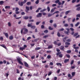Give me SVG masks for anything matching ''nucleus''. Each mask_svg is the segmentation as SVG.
<instances>
[{"label": "nucleus", "instance_id": "c03bdc74", "mask_svg": "<svg viewBox=\"0 0 80 80\" xmlns=\"http://www.w3.org/2000/svg\"><path fill=\"white\" fill-rule=\"evenodd\" d=\"M19 10V8H16L15 12H18Z\"/></svg>", "mask_w": 80, "mask_h": 80}, {"label": "nucleus", "instance_id": "1a4fd4ad", "mask_svg": "<svg viewBox=\"0 0 80 80\" xmlns=\"http://www.w3.org/2000/svg\"><path fill=\"white\" fill-rule=\"evenodd\" d=\"M53 48V46H52V45H51L48 46V49H50V48Z\"/></svg>", "mask_w": 80, "mask_h": 80}, {"label": "nucleus", "instance_id": "72a5a7b5", "mask_svg": "<svg viewBox=\"0 0 80 80\" xmlns=\"http://www.w3.org/2000/svg\"><path fill=\"white\" fill-rule=\"evenodd\" d=\"M47 58H48V59H50V58H51V56L50 55H48Z\"/></svg>", "mask_w": 80, "mask_h": 80}, {"label": "nucleus", "instance_id": "393cba45", "mask_svg": "<svg viewBox=\"0 0 80 80\" xmlns=\"http://www.w3.org/2000/svg\"><path fill=\"white\" fill-rule=\"evenodd\" d=\"M35 26H31V28H32V29H35Z\"/></svg>", "mask_w": 80, "mask_h": 80}, {"label": "nucleus", "instance_id": "dca6fc26", "mask_svg": "<svg viewBox=\"0 0 80 80\" xmlns=\"http://www.w3.org/2000/svg\"><path fill=\"white\" fill-rule=\"evenodd\" d=\"M4 3V2L3 1H0V5H2Z\"/></svg>", "mask_w": 80, "mask_h": 80}, {"label": "nucleus", "instance_id": "e2e57ef3", "mask_svg": "<svg viewBox=\"0 0 80 80\" xmlns=\"http://www.w3.org/2000/svg\"><path fill=\"white\" fill-rule=\"evenodd\" d=\"M51 52H52V51H51L49 50L47 51V53H51Z\"/></svg>", "mask_w": 80, "mask_h": 80}, {"label": "nucleus", "instance_id": "bb28decb", "mask_svg": "<svg viewBox=\"0 0 80 80\" xmlns=\"http://www.w3.org/2000/svg\"><path fill=\"white\" fill-rule=\"evenodd\" d=\"M61 54V52H58L56 53V55L58 56V55H60Z\"/></svg>", "mask_w": 80, "mask_h": 80}, {"label": "nucleus", "instance_id": "423d86ee", "mask_svg": "<svg viewBox=\"0 0 80 80\" xmlns=\"http://www.w3.org/2000/svg\"><path fill=\"white\" fill-rule=\"evenodd\" d=\"M60 50H62V51H64V50H65V48L64 46H61L60 48Z\"/></svg>", "mask_w": 80, "mask_h": 80}, {"label": "nucleus", "instance_id": "20e7f679", "mask_svg": "<svg viewBox=\"0 0 80 80\" xmlns=\"http://www.w3.org/2000/svg\"><path fill=\"white\" fill-rule=\"evenodd\" d=\"M55 3H58V5H61V2H60L59 0H57L55 1Z\"/></svg>", "mask_w": 80, "mask_h": 80}, {"label": "nucleus", "instance_id": "6e6d98bb", "mask_svg": "<svg viewBox=\"0 0 80 80\" xmlns=\"http://www.w3.org/2000/svg\"><path fill=\"white\" fill-rule=\"evenodd\" d=\"M53 26H54V27L55 28H56V27H57V25L56 24V23H54L53 25Z\"/></svg>", "mask_w": 80, "mask_h": 80}, {"label": "nucleus", "instance_id": "c85d7f7f", "mask_svg": "<svg viewBox=\"0 0 80 80\" xmlns=\"http://www.w3.org/2000/svg\"><path fill=\"white\" fill-rule=\"evenodd\" d=\"M31 3L30 2H28L27 3V5H31Z\"/></svg>", "mask_w": 80, "mask_h": 80}, {"label": "nucleus", "instance_id": "0e129e2a", "mask_svg": "<svg viewBox=\"0 0 80 80\" xmlns=\"http://www.w3.org/2000/svg\"><path fill=\"white\" fill-rule=\"evenodd\" d=\"M77 17H79V18H80V14H78L76 15Z\"/></svg>", "mask_w": 80, "mask_h": 80}, {"label": "nucleus", "instance_id": "4c0bfd02", "mask_svg": "<svg viewBox=\"0 0 80 80\" xmlns=\"http://www.w3.org/2000/svg\"><path fill=\"white\" fill-rule=\"evenodd\" d=\"M48 28L49 29V30H53V28H51V27L49 26Z\"/></svg>", "mask_w": 80, "mask_h": 80}, {"label": "nucleus", "instance_id": "a19ab883", "mask_svg": "<svg viewBox=\"0 0 80 80\" xmlns=\"http://www.w3.org/2000/svg\"><path fill=\"white\" fill-rule=\"evenodd\" d=\"M64 33H65V34H67V35H69V34L68 33L69 32H68V31H65L64 32Z\"/></svg>", "mask_w": 80, "mask_h": 80}, {"label": "nucleus", "instance_id": "603ef678", "mask_svg": "<svg viewBox=\"0 0 80 80\" xmlns=\"http://www.w3.org/2000/svg\"><path fill=\"white\" fill-rule=\"evenodd\" d=\"M71 19H72V18H69L68 19V22H70V20H71Z\"/></svg>", "mask_w": 80, "mask_h": 80}, {"label": "nucleus", "instance_id": "f8f14e48", "mask_svg": "<svg viewBox=\"0 0 80 80\" xmlns=\"http://www.w3.org/2000/svg\"><path fill=\"white\" fill-rule=\"evenodd\" d=\"M25 48L24 47L22 48V47H21L19 48L20 50H22V51H23L24 49H25Z\"/></svg>", "mask_w": 80, "mask_h": 80}, {"label": "nucleus", "instance_id": "680f3d73", "mask_svg": "<svg viewBox=\"0 0 80 80\" xmlns=\"http://www.w3.org/2000/svg\"><path fill=\"white\" fill-rule=\"evenodd\" d=\"M80 7V4H79L75 6L76 7Z\"/></svg>", "mask_w": 80, "mask_h": 80}, {"label": "nucleus", "instance_id": "09e8293b", "mask_svg": "<svg viewBox=\"0 0 80 80\" xmlns=\"http://www.w3.org/2000/svg\"><path fill=\"white\" fill-rule=\"evenodd\" d=\"M64 30V29L63 28H62L61 29H59V32H61V31H63Z\"/></svg>", "mask_w": 80, "mask_h": 80}, {"label": "nucleus", "instance_id": "bf43d9fd", "mask_svg": "<svg viewBox=\"0 0 80 80\" xmlns=\"http://www.w3.org/2000/svg\"><path fill=\"white\" fill-rule=\"evenodd\" d=\"M41 28H42V29L44 28L45 26H44V25H42L41 26Z\"/></svg>", "mask_w": 80, "mask_h": 80}, {"label": "nucleus", "instance_id": "7c9ffc66", "mask_svg": "<svg viewBox=\"0 0 80 80\" xmlns=\"http://www.w3.org/2000/svg\"><path fill=\"white\" fill-rule=\"evenodd\" d=\"M72 52L71 51V50H68L67 51V53H70Z\"/></svg>", "mask_w": 80, "mask_h": 80}, {"label": "nucleus", "instance_id": "cd10ccee", "mask_svg": "<svg viewBox=\"0 0 80 80\" xmlns=\"http://www.w3.org/2000/svg\"><path fill=\"white\" fill-rule=\"evenodd\" d=\"M64 27H68V24H67V23H66L64 25Z\"/></svg>", "mask_w": 80, "mask_h": 80}, {"label": "nucleus", "instance_id": "7ed1b4c3", "mask_svg": "<svg viewBox=\"0 0 80 80\" xmlns=\"http://www.w3.org/2000/svg\"><path fill=\"white\" fill-rule=\"evenodd\" d=\"M23 30H24L23 32L24 34H26L28 33V29L26 28H23Z\"/></svg>", "mask_w": 80, "mask_h": 80}, {"label": "nucleus", "instance_id": "f257e3e1", "mask_svg": "<svg viewBox=\"0 0 80 80\" xmlns=\"http://www.w3.org/2000/svg\"><path fill=\"white\" fill-rule=\"evenodd\" d=\"M27 0H24L23 2H21L20 1H19L18 2V4L21 7H22L23 5V4H25L27 2Z\"/></svg>", "mask_w": 80, "mask_h": 80}, {"label": "nucleus", "instance_id": "ea45409f", "mask_svg": "<svg viewBox=\"0 0 80 80\" xmlns=\"http://www.w3.org/2000/svg\"><path fill=\"white\" fill-rule=\"evenodd\" d=\"M10 8V6H7L5 7V8L6 9Z\"/></svg>", "mask_w": 80, "mask_h": 80}, {"label": "nucleus", "instance_id": "9d476101", "mask_svg": "<svg viewBox=\"0 0 80 80\" xmlns=\"http://www.w3.org/2000/svg\"><path fill=\"white\" fill-rule=\"evenodd\" d=\"M56 65L58 66H59H59H60V67H62V64L58 62V63H56Z\"/></svg>", "mask_w": 80, "mask_h": 80}, {"label": "nucleus", "instance_id": "5701e85b", "mask_svg": "<svg viewBox=\"0 0 80 80\" xmlns=\"http://www.w3.org/2000/svg\"><path fill=\"white\" fill-rule=\"evenodd\" d=\"M75 75V72H72V77H74V75Z\"/></svg>", "mask_w": 80, "mask_h": 80}, {"label": "nucleus", "instance_id": "2f4dec72", "mask_svg": "<svg viewBox=\"0 0 80 80\" xmlns=\"http://www.w3.org/2000/svg\"><path fill=\"white\" fill-rule=\"evenodd\" d=\"M48 37V35H45V36L43 37V38H47V37Z\"/></svg>", "mask_w": 80, "mask_h": 80}, {"label": "nucleus", "instance_id": "13d9d810", "mask_svg": "<svg viewBox=\"0 0 80 80\" xmlns=\"http://www.w3.org/2000/svg\"><path fill=\"white\" fill-rule=\"evenodd\" d=\"M3 63H4V64H6L7 63V61L5 60H4L3 61Z\"/></svg>", "mask_w": 80, "mask_h": 80}, {"label": "nucleus", "instance_id": "4468645a", "mask_svg": "<svg viewBox=\"0 0 80 80\" xmlns=\"http://www.w3.org/2000/svg\"><path fill=\"white\" fill-rule=\"evenodd\" d=\"M4 34L7 38H8V34L7 33H4Z\"/></svg>", "mask_w": 80, "mask_h": 80}, {"label": "nucleus", "instance_id": "6e6552de", "mask_svg": "<svg viewBox=\"0 0 80 80\" xmlns=\"http://www.w3.org/2000/svg\"><path fill=\"white\" fill-rule=\"evenodd\" d=\"M29 18V17L27 16H25L23 17V19H25V20H28Z\"/></svg>", "mask_w": 80, "mask_h": 80}, {"label": "nucleus", "instance_id": "864d4df0", "mask_svg": "<svg viewBox=\"0 0 80 80\" xmlns=\"http://www.w3.org/2000/svg\"><path fill=\"white\" fill-rule=\"evenodd\" d=\"M21 14L22 15H25V13L23 12H21Z\"/></svg>", "mask_w": 80, "mask_h": 80}, {"label": "nucleus", "instance_id": "49530a36", "mask_svg": "<svg viewBox=\"0 0 80 80\" xmlns=\"http://www.w3.org/2000/svg\"><path fill=\"white\" fill-rule=\"evenodd\" d=\"M76 10H77V11H80V7H78L76 8Z\"/></svg>", "mask_w": 80, "mask_h": 80}, {"label": "nucleus", "instance_id": "58836bf2", "mask_svg": "<svg viewBox=\"0 0 80 80\" xmlns=\"http://www.w3.org/2000/svg\"><path fill=\"white\" fill-rule=\"evenodd\" d=\"M57 35L58 37H61V35H60V32H58L57 33Z\"/></svg>", "mask_w": 80, "mask_h": 80}, {"label": "nucleus", "instance_id": "a18cd8bd", "mask_svg": "<svg viewBox=\"0 0 80 80\" xmlns=\"http://www.w3.org/2000/svg\"><path fill=\"white\" fill-rule=\"evenodd\" d=\"M58 56L60 58H62V57H63V55H62V54H61L58 55Z\"/></svg>", "mask_w": 80, "mask_h": 80}, {"label": "nucleus", "instance_id": "a211bd4d", "mask_svg": "<svg viewBox=\"0 0 80 80\" xmlns=\"http://www.w3.org/2000/svg\"><path fill=\"white\" fill-rule=\"evenodd\" d=\"M46 10H47V9L45 8L40 10V12H45V11H46Z\"/></svg>", "mask_w": 80, "mask_h": 80}, {"label": "nucleus", "instance_id": "052dcab7", "mask_svg": "<svg viewBox=\"0 0 80 80\" xmlns=\"http://www.w3.org/2000/svg\"><path fill=\"white\" fill-rule=\"evenodd\" d=\"M56 51L57 52H59L60 51V50L59 49L57 48L56 49Z\"/></svg>", "mask_w": 80, "mask_h": 80}, {"label": "nucleus", "instance_id": "4d7b16f0", "mask_svg": "<svg viewBox=\"0 0 80 80\" xmlns=\"http://www.w3.org/2000/svg\"><path fill=\"white\" fill-rule=\"evenodd\" d=\"M40 23V22H37L36 23V25H39V23Z\"/></svg>", "mask_w": 80, "mask_h": 80}, {"label": "nucleus", "instance_id": "3c124183", "mask_svg": "<svg viewBox=\"0 0 80 80\" xmlns=\"http://www.w3.org/2000/svg\"><path fill=\"white\" fill-rule=\"evenodd\" d=\"M73 62H74V60H72L71 61V65H73Z\"/></svg>", "mask_w": 80, "mask_h": 80}, {"label": "nucleus", "instance_id": "f704fd0d", "mask_svg": "<svg viewBox=\"0 0 80 80\" xmlns=\"http://www.w3.org/2000/svg\"><path fill=\"white\" fill-rule=\"evenodd\" d=\"M39 0H37L36 2H35V4H38V3H39Z\"/></svg>", "mask_w": 80, "mask_h": 80}, {"label": "nucleus", "instance_id": "5fc2aeb1", "mask_svg": "<svg viewBox=\"0 0 80 80\" xmlns=\"http://www.w3.org/2000/svg\"><path fill=\"white\" fill-rule=\"evenodd\" d=\"M67 42H71V40L70 39H67L66 40Z\"/></svg>", "mask_w": 80, "mask_h": 80}, {"label": "nucleus", "instance_id": "79ce46f5", "mask_svg": "<svg viewBox=\"0 0 80 80\" xmlns=\"http://www.w3.org/2000/svg\"><path fill=\"white\" fill-rule=\"evenodd\" d=\"M38 73H37V74L34 73L33 74V76H34L35 77H37V76H38Z\"/></svg>", "mask_w": 80, "mask_h": 80}, {"label": "nucleus", "instance_id": "473e14b6", "mask_svg": "<svg viewBox=\"0 0 80 80\" xmlns=\"http://www.w3.org/2000/svg\"><path fill=\"white\" fill-rule=\"evenodd\" d=\"M66 56L67 57V58H70V55L69 54H66Z\"/></svg>", "mask_w": 80, "mask_h": 80}, {"label": "nucleus", "instance_id": "c9c22d12", "mask_svg": "<svg viewBox=\"0 0 80 80\" xmlns=\"http://www.w3.org/2000/svg\"><path fill=\"white\" fill-rule=\"evenodd\" d=\"M26 8L28 11H29L30 10V9H29V7H28L27 6H26Z\"/></svg>", "mask_w": 80, "mask_h": 80}, {"label": "nucleus", "instance_id": "b1692460", "mask_svg": "<svg viewBox=\"0 0 80 80\" xmlns=\"http://www.w3.org/2000/svg\"><path fill=\"white\" fill-rule=\"evenodd\" d=\"M1 46L3 47V48H7V47H6V46L4 44L1 45Z\"/></svg>", "mask_w": 80, "mask_h": 80}, {"label": "nucleus", "instance_id": "aec40b11", "mask_svg": "<svg viewBox=\"0 0 80 80\" xmlns=\"http://www.w3.org/2000/svg\"><path fill=\"white\" fill-rule=\"evenodd\" d=\"M65 44L66 45H70V43L69 42H66L65 43Z\"/></svg>", "mask_w": 80, "mask_h": 80}, {"label": "nucleus", "instance_id": "6ab92c4d", "mask_svg": "<svg viewBox=\"0 0 80 80\" xmlns=\"http://www.w3.org/2000/svg\"><path fill=\"white\" fill-rule=\"evenodd\" d=\"M80 24V22H78L75 25V27H78V25Z\"/></svg>", "mask_w": 80, "mask_h": 80}, {"label": "nucleus", "instance_id": "de8ad7c7", "mask_svg": "<svg viewBox=\"0 0 80 80\" xmlns=\"http://www.w3.org/2000/svg\"><path fill=\"white\" fill-rule=\"evenodd\" d=\"M64 3H65V1H63L62 2V3H61V5H63Z\"/></svg>", "mask_w": 80, "mask_h": 80}, {"label": "nucleus", "instance_id": "ddd939ff", "mask_svg": "<svg viewBox=\"0 0 80 80\" xmlns=\"http://www.w3.org/2000/svg\"><path fill=\"white\" fill-rule=\"evenodd\" d=\"M41 48L40 47H37L35 48V50H40Z\"/></svg>", "mask_w": 80, "mask_h": 80}, {"label": "nucleus", "instance_id": "f3484780", "mask_svg": "<svg viewBox=\"0 0 80 80\" xmlns=\"http://www.w3.org/2000/svg\"><path fill=\"white\" fill-rule=\"evenodd\" d=\"M24 65L26 67H28V64H27V62H24Z\"/></svg>", "mask_w": 80, "mask_h": 80}, {"label": "nucleus", "instance_id": "4be33fe9", "mask_svg": "<svg viewBox=\"0 0 80 80\" xmlns=\"http://www.w3.org/2000/svg\"><path fill=\"white\" fill-rule=\"evenodd\" d=\"M78 35V32H76L73 35L74 37H76V36H77V35Z\"/></svg>", "mask_w": 80, "mask_h": 80}, {"label": "nucleus", "instance_id": "a878e982", "mask_svg": "<svg viewBox=\"0 0 80 80\" xmlns=\"http://www.w3.org/2000/svg\"><path fill=\"white\" fill-rule=\"evenodd\" d=\"M70 11H68L65 12V15H68L69 13H70Z\"/></svg>", "mask_w": 80, "mask_h": 80}, {"label": "nucleus", "instance_id": "f03ea898", "mask_svg": "<svg viewBox=\"0 0 80 80\" xmlns=\"http://www.w3.org/2000/svg\"><path fill=\"white\" fill-rule=\"evenodd\" d=\"M18 62L19 63V64L22 65H23V63L22 62H21V59L18 58H17Z\"/></svg>", "mask_w": 80, "mask_h": 80}, {"label": "nucleus", "instance_id": "412c9836", "mask_svg": "<svg viewBox=\"0 0 80 80\" xmlns=\"http://www.w3.org/2000/svg\"><path fill=\"white\" fill-rule=\"evenodd\" d=\"M9 40H12V39H13V37L12 36H10L9 37Z\"/></svg>", "mask_w": 80, "mask_h": 80}, {"label": "nucleus", "instance_id": "37998d69", "mask_svg": "<svg viewBox=\"0 0 80 80\" xmlns=\"http://www.w3.org/2000/svg\"><path fill=\"white\" fill-rule=\"evenodd\" d=\"M48 31L47 30H46L44 31V32L45 33H48Z\"/></svg>", "mask_w": 80, "mask_h": 80}, {"label": "nucleus", "instance_id": "2eb2a0df", "mask_svg": "<svg viewBox=\"0 0 80 80\" xmlns=\"http://www.w3.org/2000/svg\"><path fill=\"white\" fill-rule=\"evenodd\" d=\"M69 61V59H65L64 61V63H67V62H68Z\"/></svg>", "mask_w": 80, "mask_h": 80}, {"label": "nucleus", "instance_id": "9b49d317", "mask_svg": "<svg viewBox=\"0 0 80 80\" xmlns=\"http://www.w3.org/2000/svg\"><path fill=\"white\" fill-rule=\"evenodd\" d=\"M53 15H54L53 13H51V14H50L49 13L48 14V17H52V16Z\"/></svg>", "mask_w": 80, "mask_h": 80}, {"label": "nucleus", "instance_id": "e433bc0d", "mask_svg": "<svg viewBox=\"0 0 80 80\" xmlns=\"http://www.w3.org/2000/svg\"><path fill=\"white\" fill-rule=\"evenodd\" d=\"M32 25L31 24H30V23H28L27 26L28 27H31L32 26Z\"/></svg>", "mask_w": 80, "mask_h": 80}, {"label": "nucleus", "instance_id": "338daca9", "mask_svg": "<svg viewBox=\"0 0 80 80\" xmlns=\"http://www.w3.org/2000/svg\"><path fill=\"white\" fill-rule=\"evenodd\" d=\"M70 30H71V31H74V29H73L72 28H70Z\"/></svg>", "mask_w": 80, "mask_h": 80}, {"label": "nucleus", "instance_id": "c756f323", "mask_svg": "<svg viewBox=\"0 0 80 80\" xmlns=\"http://www.w3.org/2000/svg\"><path fill=\"white\" fill-rule=\"evenodd\" d=\"M48 12H50V7L48 6L47 8Z\"/></svg>", "mask_w": 80, "mask_h": 80}, {"label": "nucleus", "instance_id": "774afa93", "mask_svg": "<svg viewBox=\"0 0 80 80\" xmlns=\"http://www.w3.org/2000/svg\"><path fill=\"white\" fill-rule=\"evenodd\" d=\"M54 10L53 9H51V13H53V12H54Z\"/></svg>", "mask_w": 80, "mask_h": 80}, {"label": "nucleus", "instance_id": "69168bd1", "mask_svg": "<svg viewBox=\"0 0 80 80\" xmlns=\"http://www.w3.org/2000/svg\"><path fill=\"white\" fill-rule=\"evenodd\" d=\"M38 39H36L34 40V42H37L38 41Z\"/></svg>", "mask_w": 80, "mask_h": 80}, {"label": "nucleus", "instance_id": "39448f33", "mask_svg": "<svg viewBox=\"0 0 80 80\" xmlns=\"http://www.w3.org/2000/svg\"><path fill=\"white\" fill-rule=\"evenodd\" d=\"M42 15V13L39 12L38 13V15H37L36 17L37 18H38V17H41Z\"/></svg>", "mask_w": 80, "mask_h": 80}, {"label": "nucleus", "instance_id": "8fccbe9b", "mask_svg": "<svg viewBox=\"0 0 80 80\" xmlns=\"http://www.w3.org/2000/svg\"><path fill=\"white\" fill-rule=\"evenodd\" d=\"M55 13H57V14L59 13V11H56L55 12H54L53 13V14L54 15Z\"/></svg>", "mask_w": 80, "mask_h": 80}, {"label": "nucleus", "instance_id": "0eeeda50", "mask_svg": "<svg viewBox=\"0 0 80 80\" xmlns=\"http://www.w3.org/2000/svg\"><path fill=\"white\" fill-rule=\"evenodd\" d=\"M76 46V45H75V44H74L73 45V46L74 47H73V48H74V49H75V50H77V49H78V48H79V47H75Z\"/></svg>", "mask_w": 80, "mask_h": 80}]
</instances>
